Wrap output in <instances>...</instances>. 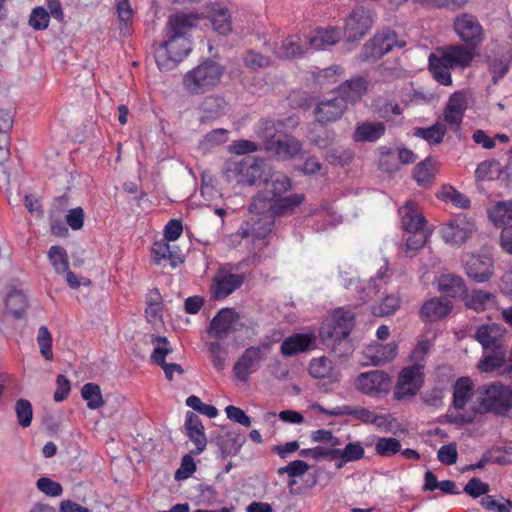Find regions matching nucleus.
Masks as SVG:
<instances>
[{"label": "nucleus", "instance_id": "obj_54", "mask_svg": "<svg viewBox=\"0 0 512 512\" xmlns=\"http://www.w3.org/2000/svg\"><path fill=\"white\" fill-rule=\"evenodd\" d=\"M211 361L216 370L222 371L226 366L227 351L218 341L209 342L207 344Z\"/></svg>", "mask_w": 512, "mask_h": 512}, {"label": "nucleus", "instance_id": "obj_53", "mask_svg": "<svg viewBox=\"0 0 512 512\" xmlns=\"http://www.w3.org/2000/svg\"><path fill=\"white\" fill-rule=\"evenodd\" d=\"M152 343L154 345V350L151 358L156 364L161 366L162 364H165V358L172 352V348L166 337L157 336L152 340Z\"/></svg>", "mask_w": 512, "mask_h": 512}, {"label": "nucleus", "instance_id": "obj_10", "mask_svg": "<svg viewBox=\"0 0 512 512\" xmlns=\"http://www.w3.org/2000/svg\"><path fill=\"white\" fill-rule=\"evenodd\" d=\"M453 30L462 42L472 48L485 38L483 26L476 16L469 13H461L454 19Z\"/></svg>", "mask_w": 512, "mask_h": 512}, {"label": "nucleus", "instance_id": "obj_27", "mask_svg": "<svg viewBox=\"0 0 512 512\" xmlns=\"http://www.w3.org/2000/svg\"><path fill=\"white\" fill-rule=\"evenodd\" d=\"M341 38V31L336 27L317 28L306 38L308 49L322 50L335 45Z\"/></svg>", "mask_w": 512, "mask_h": 512}, {"label": "nucleus", "instance_id": "obj_37", "mask_svg": "<svg viewBox=\"0 0 512 512\" xmlns=\"http://www.w3.org/2000/svg\"><path fill=\"white\" fill-rule=\"evenodd\" d=\"M438 288L450 297H462L467 292L464 280L454 274L441 275L438 279Z\"/></svg>", "mask_w": 512, "mask_h": 512}, {"label": "nucleus", "instance_id": "obj_4", "mask_svg": "<svg viewBox=\"0 0 512 512\" xmlns=\"http://www.w3.org/2000/svg\"><path fill=\"white\" fill-rule=\"evenodd\" d=\"M476 413H492L505 416L512 409V387L493 382L484 384L477 389Z\"/></svg>", "mask_w": 512, "mask_h": 512}, {"label": "nucleus", "instance_id": "obj_55", "mask_svg": "<svg viewBox=\"0 0 512 512\" xmlns=\"http://www.w3.org/2000/svg\"><path fill=\"white\" fill-rule=\"evenodd\" d=\"M50 17V14L44 7L37 6L31 11L28 24L34 30H45L49 26Z\"/></svg>", "mask_w": 512, "mask_h": 512}, {"label": "nucleus", "instance_id": "obj_2", "mask_svg": "<svg viewBox=\"0 0 512 512\" xmlns=\"http://www.w3.org/2000/svg\"><path fill=\"white\" fill-rule=\"evenodd\" d=\"M198 14H177L169 17L168 39L161 43L155 51L158 67L172 69L182 61L192 50L191 42L185 37L186 33L198 24Z\"/></svg>", "mask_w": 512, "mask_h": 512}, {"label": "nucleus", "instance_id": "obj_7", "mask_svg": "<svg viewBox=\"0 0 512 512\" xmlns=\"http://www.w3.org/2000/svg\"><path fill=\"white\" fill-rule=\"evenodd\" d=\"M406 41L394 30L384 29L376 33L363 47L360 58L363 61L376 60L389 53L393 48H404Z\"/></svg>", "mask_w": 512, "mask_h": 512}, {"label": "nucleus", "instance_id": "obj_60", "mask_svg": "<svg viewBox=\"0 0 512 512\" xmlns=\"http://www.w3.org/2000/svg\"><path fill=\"white\" fill-rule=\"evenodd\" d=\"M489 490V485L476 477L471 478L463 488V492L467 493L472 498L486 495Z\"/></svg>", "mask_w": 512, "mask_h": 512}, {"label": "nucleus", "instance_id": "obj_47", "mask_svg": "<svg viewBox=\"0 0 512 512\" xmlns=\"http://www.w3.org/2000/svg\"><path fill=\"white\" fill-rule=\"evenodd\" d=\"M432 347L430 340H421L417 343L410 355L411 366L424 371L426 359Z\"/></svg>", "mask_w": 512, "mask_h": 512}, {"label": "nucleus", "instance_id": "obj_57", "mask_svg": "<svg viewBox=\"0 0 512 512\" xmlns=\"http://www.w3.org/2000/svg\"><path fill=\"white\" fill-rule=\"evenodd\" d=\"M401 300L397 295H388L381 302L373 307V314L386 316L393 314L400 307Z\"/></svg>", "mask_w": 512, "mask_h": 512}, {"label": "nucleus", "instance_id": "obj_6", "mask_svg": "<svg viewBox=\"0 0 512 512\" xmlns=\"http://www.w3.org/2000/svg\"><path fill=\"white\" fill-rule=\"evenodd\" d=\"M354 315L349 310H335L322 324L319 335L326 346H334L346 339L353 327Z\"/></svg>", "mask_w": 512, "mask_h": 512}, {"label": "nucleus", "instance_id": "obj_48", "mask_svg": "<svg viewBox=\"0 0 512 512\" xmlns=\"http://www.w3.org/2000/svg\"><path fill=\"white\" fill-rule=\"evenodd\" d=\"M48 257L57 273H64L69 268L68 255L66 250L58 245L51 246Z\"/></svg>", "mask_w": 512, "mask_h": 512}, {"label": "nucleus", "instance_id": "obj_35", "mask_svg": "<svg viewBox=\"0 0 512 512\" xmlns=\"http://www.w3.org/2000/svg\"><path fill=\"white\" fill-rule=\"evenodd\" d=\"M208 18L213 29L220 35H228L232 31L231 14L226 7L220 4H213Z\"/></svg>", "mask_w": 512, "mask_h": 512}, {"label": "nucleus", "instance_id": "obj_17", "mask_svg": "<svg viewBox=\"0 0 512 512\" xmlns=\"http://www.w3.org/2000/svg\"><path fill=\"white\" fill-rule=\"evenodd\" d=\"M462 260L467 276L475 282H486L494 273V262L488 255L466 254Z\"/></svg>", "mask_w": 512, "mask_h": 512}, {"label": "nucleus", "instance_id": "obj_28", "mask_svg": "<svg viewBox=\"0 0 512 512\" xmlns=\"http://www.w3.org/2000/svg\"><path fill=\"white\" fill-rule=\"evenodd\" d=\"M152 256L156 264L169 261L172 267L183 262L181 250L176 245H170L167 240L156 241L152 245Z\"/></svg>", "mask_w": 512, "mask_h": 512}, {"label": "nucleus", "instance_id": "obj_24", "mask_svg": "<svg viewBox=\"0 0 512 512\" xmlns=\"http://www.w3.org/2000/svg\"><path fill=\"white\" fill-rule=\"evenodd\" d=\"M312 333H295L285 338L280 347V353L285 357H291L309 350L315 343Z\"/></svg>", "mask_w": 512, "mask_h": 512}, {"label": "nucleus", "instance_id": "obj_41", "mask_svg": "<svg viewBox=\"0 0 512 512\" xmlns=\"http://www.w3.org/2000/svg\"><path fill=\"white\" fill-rule=\"evenodd\" d=\"M5 308L8 313L16 319L20 318L26 311L27 299L22 291L12 289L6 296Z\"/></svg>", "mask_w": 512, "mask_h": 512}, {"label": "nucleus", "instance_id": "obj_18", "mask_svg": "<svg viewBox=\"0 0 512 512\" xmlns=\"http://www.w3.org/2000/svg\"><path fill=\"white\" fill-rule=\"evenodd\" d=\"M330 416H352L354 419L359 420L365 424H372L377 428H385L389 424L387 415L377 414L372 410L364 407H354L350 405L337 406L331 411L327 412Z\"/></svg>", "mask_w": 512, "mask_h": 512}, {"label": "nucleus", "instance_id": "obj_13", "mask_svg": "<svg viewBox=\"0 0 512 512\" xmlns=\"http://www.w3.org/2000/svg\"><path fill=\"white\" fill-rule=\"evenodd\" d=\"M261 126L264 129L263 137L270 139L271 148L282 158H292L301 150V143L294 137L283 135L275 137L273 130L275 123L272 120H263Z\"/></svg>", "mask_w": 512, "mask_h": 512}, {"label": "nucleus", "instance_id": "obj_30", "mask_svg": "<svg viewBox=\"0 0 512 512\" xmlns=\"http://www.w3.org/2000/svg\"><path fill=\"white\" fill-rule=\"evenodd\" d=\"M368 90V81L363 77H354L345 81L338 87V96L348 102L355 103L359 101Z\"/></svg>", "mask_w": 512, "mask_h": 512}, {"label": "nucleus", "instance_id": "obj_14", "mask_svg": "<svg viewBox=\"0 0 512 512\" xmlns=\"http://www.w3.org/2000/svg\"><path fill=\"white\" fill-rule=\"evenodd\" d=\"M355 387L362 394L369 396L386 394L391 387V378L383 371L373 370L361 373L355 379Z\"/></svg>", "mask_w": 512, "mask_h": 512}, {"label": "nucleus", "instance_id": "obj_64", "mask_svg": "<svg viewBox=\"0 0 512 512\" xmlns=\"http://www.w3.org/2000/svg\"><path fill=\"white\" fill-rule=\"evenodd\" d=\"M456 444L450 443L442 446L437 453L438 460L445 465H453L457 461Z\"/></svg>", "mask_w": 512, "mask_h": 512}, {"label": "nucleus", "instance_id": "obj_15", "mask_svg": "<svg viewBox=\"0 0 512 512\" xmlns=\"http://www.w3.org/2000/svg\"><path fill=\"white\" fill-rule=\"evenodd\" d=\"M468 108L467 96L463 91L451 94L443 109V124L452 131L460 129Z\"/></svg>", "mask_w": 512, "mask_h": 512}, {"label": "nucleus", "instance_id": "obj_44", "mask_svg": "<svg viewBox=\"0 0 512 512\" xmlns=\"http://www.w3.org/2000/svg\"><path fill=\"white\" fill-rule=\"evenodd\" d=\"M438 197L442 201L450 202L458 208L466 209L470 206L469 198L450 185L443 186Z\"/></svg>", "mask_w": 512, "mask_h": 512}, {"label": "nucleus", "instance_id": "obj_43", "mask_svg": "<svg viewBox=\"0 0 512 512\" xmlns=\"http://www.w3.org/2000/svg\"><path fill=\"white\" fill-rule=\"evenodd\" d=\"M489 218L496 226L512 221V200L500 201L488 211Z\"/></svg>", "mask_w": 512, "mask_h": 512}, {"label": "nucleus", "instance_id": "obj_29", "mask_svg": "<svg viewBox=\"0 0 512 512\" xmlns=\"http://www.w3.org/2000/svg\"><path fill=\"white\" fill-rule=\"evenodd\" d=\"M228 104L224 98L220 96H208L204 98L200 107V122L206 123L218 119L219 117L226 114Z\"/></svg>", "mask_w": 512, "mask_h": 512}, {"label": "nucleus", "instance_id": "obj_8", "mask_svg": "<svg viewBox=\"0 0 512 512\" xmlns=\"http://www.w3.org/2000/svg\"><path fill=\"white\" fill-rule=\"evenodd\" d=\"M270 348L271 345L268 342L246 348L233 365V373L236 379L246 382L260 368Z\"/></svg>", "mask_w": 512, "mask_h": 512}, {"label": "nucleus", "instance_id": "obj_34", "mask_svg": "<svg viewBox=\"0 0 512 512\" xmlns=\"http://www.w3.org/2000/svg\"><path fill=\"white\" fill-rule=\"evenodd\" d=\"M453 68L437 51L429 56V70L434 79L441 85H452L451 70Z\"/></svg>", "mask_w": 512, "mask_h": 512}, {"label": "nucleus", "instance_id": "obj_31", "mask_svg": "<svg viewBox=\"0 0 512 512\" xmlns=\"http://www.w3.org/2000/svg\"><path fill=\"white\" fill-rule=\"evenodd\" d=\"M450 311L451 304L449 301L432 298L423 304L420 310V317L423 321L434 322L446 317Z\"/></svg>", "mask_w": 512, "mask_h": 512}, {"label": "nucleus", "instance_id": "obj_32", "mask_svg": "<svg viewBox=\"0 0 512 512\" xmlns=\"http://www.w3.org/2000/svg\"><path fill=\"white\" fill-rule=\"evenodd\" d=\"M385 130L382 122L365 121L356 125L352 138L355 142H375L384 135Z\"/></svg>", "mask_w": 512, "mask_h": 512}, {"label": "nucleus", "instance_id": "obj_56", "mask_svg": "<svg viewBox=\"0 0 512 512\" xmlns=\"http://www.w3.org/2000/svg\"><path fill=\"white\" fill-rule=\"evenodd\" d=\"M37 344L41 355L48 361L53 360L52 335L46 326H41L37 334Z\"/></svg>", "mask_w": 512, "mask_h": 512}, {"label": "nucleus", "instance_id": "obj_49", "mask_svg": "<svg viewBox=\"0 0 512 512\" xmlns=\"http://www.w3.org/2000/svg\"><path fill=\"white\" fill-rule=\"evenodd\" d=\"M334 458L343 457L349 462L361 460L365 450L360 442H350L343 449L334 448Z\"/></svg>", "mask_w": 512, "mask_h": 512}, {"label": "nucleus", "instance_id": "obj_21", "mask_svg": "<svg viewBox=\"0 0 512 512\" xmlns=\"http://www.w3.org/2000/svg\"><path fill=\"white\" fill-rule=\"evenodd\" d=\"M448 64L454 68L465 69L474 59L473 48L466 45L454 44L437 50Z\"/></svg>", "mask_w": 512, "mask_h": 512}, {"label": "nucleus", "instance_id": "obj_1", "mask_svg": "<svg viewBox=\"0 0 512 512\" xmlns=\"http://www.w3.org/2000/svg\"><path fill=\"white\" fill-rule=\"evenodd\" d=\"M292 189V180L284 173H275L266 180L265 187L251 200L249 211L253 216L241 227V237L264 240L271 234L276 217L295 214L305 201V195Z\"/></svg>", "mask_w": 512, "mask_h": 512}, {"label": "nucleus", "instance_id": "obj_5", "mask_svg": "<svg viewBox=\"0 0 512 512\" xmlns=\"http://www.w3.org/2000/svg\"><path fill=\"white\" fill-rule=\"evenodd\" d=\"M266 163L261 159L245 157L242 160H228L224 167V176L229 182H236L243 185H253L257 181L270 180L265 176ZM276 172H274L275 174ZM270 174V176H272Z\"/></svg>", "mask_w": 512, "mask_h": 512}, {"label": "nucleus", "instance_id": "obj_51", "mask_svg": "<svg viewBox=\"0 0 512 512\" xmlns=\"http://www.w3.org/2000/svg\"><path fill=\"white\" fill-rule=\"evenodd\" d=\"M401 450V443L398 439L393 437L379 438L375 444V451L377 455L383 457H390Z\"/></svg>", "mask_w": 512, "mask_h": 512}, {"label": "nucleus", "instance_id": "obj_61", "mask_svg": "<svg viewBox=\"0 0 512 512\" xmlns=\"http://www.w3.org/2000/svg\"><path fill=\"white\" fill-rule=\"evenodd\" d=\"M36 486L41 492L52 497L60 496L63 492L61 484L48 477L39 478Z\"/></svg>", "mask_w": 512, "mask_h": 512}, {"label": "nucleus", "instance_id": "obj_12", "mask_svg": "<svg viewBox=\"0 0 512 512\" xmlns=\"http://www.w3.org/2000/svg\"><path fill=\"white\" fill-rule=\"evenodd\" d=\"M474 231L475 223L465 215L459 214L444 223L440 233L445 243L459 247L472 236Z\"/></svg>", "mask_w": 512, "mask_h": 512}, {"label": "nucleus", "instance_id": "obj_25", "mask_svg": "<svg viewBox=\"0 0 512 512\" xmlns=\"http://www.w3.org/2000/svg\"><path fill=\"white\" fill-rule=\"evenodd\" d=\"M402 228L407 232L425 230L426 220L413 201H407L398 210Z\"/></svg>", "mask_w": 512, "mask_h": 512}, {"label": "nucleus", "instance_id": "obj_58", "mask_svg": "<svg viewBox=\"0 0 512 512\" xmlns=\"http://www.w3.org/2000/svg\"><path fill=\"white\" fill-rule=\"evenodd\" d=\"M243 61L245 66L252 70L266 68L271 64L269 57L262 55L261 53H257L253 50H249L245 54Z\"/></svg>", "mask_w": 512, "mask_h": 512}, {"label": "nucleus", "instance_id": "obj_36", "mask_svg": "<svg viewBox=\"0 0 512 512\" xmlns=\"http://www.w3.org/2000/svg\"><path fill=\"white\" fill-rule=\"evenodd\" d=\"M488 354L479 363V369L483 372H493L501 370V374L512 373V363L508 366L505 365V350H489Z\"/></svg>", "mask_w": 512, "mask_h": 512}, {"label": "nucleus", "instance_id": "obj_22", "mask_svg": "<svg viewBox=\"0 0 512 512\" xmlns=\"http://www.w3.org/2000/svg\"><path fill=\"white\" fill-rule=\"evenodd\" d=\"M346 108L345 100L337 96L319 102L314 113L318 122L326 124L340 119Z\"/></svg>", "mask_w": 512, "mask_h": 512}, {"label": "nucleus", "instance_id": "obj_46", "mask_svg": "<svg viewBox=\"0 0 512 512\" xmlns=\"http://www.w3.org/2000/svg\"><path fill=\"white\" fill-rule=\"evenodd\" d=\"M81 395L90 409H98L104 405L101 389L98 384L86 383L81 389Z\"/></svg>", "mask_w": 512, "mask_h": 512}, {"label": "nucleus", "instance_id": "obj_11", "mask_svg": "<svg viewBox=\"0 0 512 512\" xmlns=\"http://www.w3.org/2000/svg\"><path fill=\"white\" fill-rule=\"evenodd\" d=\"M424 378V371L418 367L409 365L402 368L394 388L395 399L404 400L414 397L422 388Z\"/></svg>", "mask_w": 512, "mask_h": 512}, {"label": "nucleus", "instance_id": "obj_52", "mask_svg": "<svg viewBox=\"0 0 512 512\" xmlns=\"http://www.w3.org/2000/svg\"><path fill=\"white\" fill-rule=\"evenodd\" d=\"M15 412L17 416L18 424L23 427H29L33 418V408L31 403L24 398L16 401Z\"/></svg>", "mask_w": 512, "mask_h": 512}, {"label": "nucleus", "instance_id": "obj_16", "mask_svg": "<svg viewBox=\"0 0 512 512\" xmlns=\"http://www.w3.org/2000/svg\"><path fill=\"white\" fill-rule=\"evenodd\" d=\"M373 19L369 10L362 7L354 9L346 18L344 32L350 42L363 38L371 29Z\"/></svg>", "mask_w": 512, "mask_h": 512}, {"label": "nucleus", "instance_id": "obj_62", "mask_svg": "<svg viewBox=\"0 0 512 512\" xmlns=\"http://www.w3.org/2000/svg\"><path fill=\"white\" fill-rule=\"evenodd\" d=\"M334 448L324 446H317L314 448L302 449L299 455L304 458H311L315 461H320L323 458H334Z\"/></svg>", "mask_w": 512, "mask_h": 512}, {"label": "nucleus", "instance_id": "obj_42", "mask_svg": "<svg viewBox=\"0 0 512 512\" xmlns=\"http://www.w3.org/2000/svg\"><path fill=\"white\" fill-rule=\"evenodd\" d=\"M447 127L442 122H436L427 128H416L414 135L424 139L429 144H439L443 141Z\"/></svg>", "mask_w": 512, "mask_h": 512}, {"label": "nucleus", "instance_id": "obj_45", "mask_svg": "<svg viewBox=\"0 0 512 512\" xmlns=\"http://www.w3.org/2000/svg\"><path fill=\"white\" fill-rule=\"evenodd\" d=\"M501 164L495 159L485 160L478 164L475 170V177L477 180H493L500 175Z\"/></svg>", "mask_w": 512, "mask_h": 512}, {"label": "nucleus", "instance_id": "obj_40", "mask_svg": "<svg viewBox=\"0 0 512 512\" xmlns=\"http://www.w3.org/2000/svg\"><path fill=\"white\" fill-rule=\"evenodd\" d=\"M435 164L436 161L429 157L415 166L413 177L419 186L426 187L433 182L436 173Z\"/></svg>", "mask_w": 512, "mask_h": 512}, {"label": "nucleus", "instance_id": "obj_20", "mask_svg": "<svg viewBox=\"0 0 512 512\" xmlns=\"http://www.w3.org/2000/svg\"><path fill=\"white\" fill-rule=\"evenodd\" d=\"M505 329L495 323L483 324L475 332V339L482 345L486 353L489 350L504 349L503 337Z\"/></svg>", "mask_w": 512, "mask_h": 512}, {"label": "nucleus", "instance_id": "obj_19", "mask_svg": "<svg viewBox=\"0 0 512 512\" xmlns=\"http://www.w3.org/2000/svg\"><path fill=\"white\" fill-rule=\"evenodd\" d=\"M239 314L232 308H222L213 317L208 328V334L217 340L226 339L229 334L236 331Z\"/></svg>", "mask_w": 512, "mask_h": 512}, {"label": "nucleus", "instance_id": "obj_26", "mask_svg": "<svg viewBox=\"0 0 512 512\" xmlns=\"http://www.w3.org/2000/svg\"><path fill=\"white\" fill-rule=\"evenodd\" d=\"M398 354V346L395 342L381 344L374 343L367 346L364 355L374 366L383 365L393 361Z\"/></svg>", "mask_w": 512, "mask_h": 512}, {"label": "nucleus", "instance_id": "obj_9", "mask_svg": "<svg viewBox=\"0 0 512 512\" xmlns=\"http://www.w3.org/2000/svg\"><path fill=\"white\" fill-rule=\"evenodd\" d=\"M231 270L230 264L220 266L213 277L210 292L214 299L223 300L243 285L244 275L232 273Z\"/></svg>", "mask_w": 512, "mask_h": 512}, {"label": "nucleus", "instance_id": "obj_63", "mask_svg": "<svg viewBox=\"0 0 512 512\" xmlns=\"http://www.w3.org/2000/svg\"><path fill=\"white\" fill-rule=\"evenodd\" d=\"M308 469L309 465L305 461L295 460L286 466L280 467L277 472L279 475L287 474L289 477L294 478L304 475Z\"/></svg>", "mask_w": 512, "mask_h": 512}, {"label": "nucleus", "instance_id": "obj_38", "mask_svg": "<svg viewBox=\"0 0 512 512\" xmlns=\"http://www.w3.org/2000/svg\"><path fill=\"white\" fill-rule=\"evenodd\" d=\"M465 304L475 311H484L495 303V295L484 290H473L470 294L464 295Z\"/></svg>", "mask_w": 512, "mask_h": 512}, {"label": "nucleus", "instance_id": "obj_59", "mask_svg": "<svg viewBox=\"0 0 512 512\" xmlns=\"http://www.w3.org/2000/svg\"><path fill=\"white\" fill-rule=\"evenodd\" d=\"M388 271L387 265L382 266L375 277L371 278L368 285L363 288L364 295H361L360 298L364 301L371 299L374 295H376L379 291V285L377 281H383Z\"/></svg>", "mask_w": 512, "mask_h": 512}, {"label": "nucleus", "instance_id": "obj_39", "mask_svg": "<svg viewBox=\"0 0 512 512\" xmlns=\"http://www.w3.org/2000/svg\"><path fill=\"white\" fill-rule=\"evenodd\" d=\"M473 383L468 377L459 378L453 386V406L463 409L471 398Z\"/></svg>", "mask_w": 512, "mask_h": 512}, {"label": "nucleus", "instance_id": "obj_50", "mask_svg": "<svg viewBox=\"0 0 512 512\" xmlns=\"http://www.w3.org/2000/svg\"><path fill=\"white\" fill-rule=\"evenodd\" d=\"M410 235L406 239L405 243V256L412 257L415 252L421 249L428 238V233L426 230H417L415 232H409Z\"/></svg>", "mask_w": 512, "mask_h": 512}, {"label": "nucleus", "instance_id": "obj_23", "mask_svg": "<svg viewBox=\"0 0 512 512\" xmlns=\"http://www.w3.org/2000/svg\"><path fill=\"white\" fill-rule=\"evenodd\" d=\"M308 372L313 378L327 380L330 383L338 382L341 377L340 370L326 356L313 358L309 363Z\"/></svg>", "mask_w": 512, "mask_h": 512}, {"label": "nucleus", "instance_id": "obj_33", "mask_svg": "<svg viewBox=\"0 0 512 512\" xmlns=\"http://www.w3.org/2000/svg\"><path fill=\"white\" fill-rule=\"evenodd\" d=\"M308 51L307 42L302 41L299 35H290L282 40L280 46L275 48L279 58H295L304 55Z\"/></svg>", "mask_w": 512, "mask_h": 512}, {"label": "nucleus", "instance_id": "obj_3", "mask_svg": "<svg viewBox=\"0 0 512 512\" xmlns=\"http://www.w3.org/2000/svg\"><path fill=\"white\" fill-rule=\"evenodd\" d=\"M224 71L220 63L205 59L183 76V87L190 95L204 94L218 86Z\"/></svg>", "mask_w": 512, "mask_h": 512}]
</instances>
